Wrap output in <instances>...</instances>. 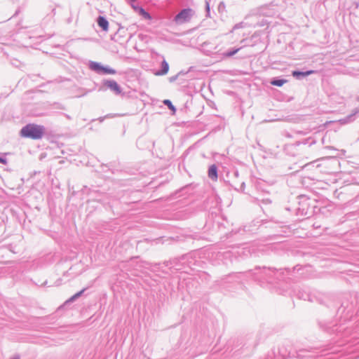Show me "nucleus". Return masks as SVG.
<instances>
[{
  "label": "nucleus",
  "instance_id": "obj_2",
  "mask_svg": "<svg viewBox=\"0 0 359 359\" xmlns=\"http://www.w3.org/2000/svg\"><path fill=\"white\" fill-rule=\"evenodd\" d=\"M193 15V11L191 8L182 9L174 18V21L181 25L190 20Z\"/></svg>",
  "mask_w": 359,
  "mask_h": 359
},
{
  "label": "nucleus",
  "instance_id": "obj_6",
  "mask_svg": "<svg viewBox=\"0 0 359 359\" xmlns=\"http://www.w3.org/2000/svg\"><path fill=\"white\" fill-rule=\"evenodd\" d=\"M208 177L213 181L217 180V168L215 164L210 166L208 170Z\"/></svg>",
  "mask_w": 359,
  "mask_h": 359
},
{
  "label": "nucleus",
  "instance_id": "obj_16",
  "mask_svg": "<svg viewBox=\"0 0 359 359\" xmlns=\"http://www.w3.org/2000/svg\"><path fill=\"white\" fill-rule=\"evenodd\" d=\"M355 116V114H351L346 117L345 118L342 119L341 121L344 123H348L349 121H351L353 119V116Z\"/></svg>",
  "mask_w": 359,
  "mask_h": 359
},
{
  "label": "nucleus",
  "instance_id": "obj_4",
  "mask_svg": "<svg viewBox=\"0 0 359 359\" xmlns=\"http://www.w3.org/2000/svg\"><path fill=\"white\" fill-rule=\"evenodd\" d=\"M104 85L113 91L116 95H120L122 93L121 88L114 80H106Z\"/></svg>",
  "mask_w": 359,
  "mask_h": 359
},
{
  "label": "nucleus",
  "instance_id": "obj_23",
  "mask_svg": "<svg viewBox=\"0 0 359 359\" xmlns=\"http://www.w3.org/2000/svg\"><path fill=\"white\" fill-rule=\"evenodd\" d=\"M103 120H104V118H103V117H101V118H100V121H102Z\"/></svg>",
  "mask_w": 359,
  "mask_h": 359
},
{
  "label": "nucleus",
  "instance_id": "obj_1",
  "mask_svg": "<svg viewBox=\"0 0 359 359\" xmlns=\"http://www.w3.org/2000/svg\"><path fill=\"white\" fill-rule=\"evenodd\" d=\"M45 128L42 126L29 123L22 127L20 130L21 136L32 140H39L44 134Z\"/></svg>",
  "mask_w": 359,
  "mask_h": 359
},
{
  "label": "nucleus",
  "instance_id": "obj_7",
  "mask_svg": "<svg viewBox=\"0 0 359 359\" xmlns=\"http://www.w3.org/2000/svg\"><path fill=\"white\" fill-rule=\"evenodd\" d=\"M161 67H162L161 70L156 72L155 73V75H156V76H163V75H165L168 72L169 65L166 62L165 60H163L162 61V62H161Z\"/></svg>",
  "mask_w": 359,
  "mask_h": 359
},
{
  "label": "nucleus",
  "instance_id": "obj_19",
  "mask_svg": "<svg viewBox=\"0 0 359 359\" xmlns=\"http://www.w3.org/2000/svg\"><path fill=\"white\" fill-rule=\"evenodd\" d=\"M205 4H206V11H207V13H208V14H209V13H210V4H209L208 1H206V2H205Z\"/></svg>",
  "mask_w": 359,
  "mask_h": 359
},
{
  "label": "nucleus",
  "instance_id": "obj_20",
  "mask_svg": "<svg viewBox=\"0 0 359 359\" xmlns=\"http://www.w3.org/2000/svg\"><path fill=\"white\" fill-rule=\"evenodd\" d=\"M11 359H20V358L19 355H16L13 356V358H11Z\"/></svg>",
  "mask_w": 359,
  "mask_h": 359
},
{
  "label": "nucleus",
  "instance_id": "obj_3",
  "mask_svg": "<svg viewBox=\"0 0 359 359\" xmlns=\"http://www.w3.org/2000/svg\"><path fill=\"white\" fill-rule=\"evenodd\" d=\"M90 68L97 73H102L104 74H115L116 71L108 66H102L99 62H90Z\"/></svg>",
  "mask_w": 359,
  "mask_h": 359
},
{
  "label": "nucleus",
  "instance_id": "obj_18",
  "mask_svg": "<svg viewBox=\"0 0 359 359\" xmlns=\"http://www.w3.org/2000/svg\"><path fill=\"white\" fill-rule=\"evenodd\" d=\"M177 77H178V76H177V75H175V76H171V77L170 78V82H173V81H176V80H177Z\"/></svg>",
  "mask_w": 359,
  "mask_h": 359
},
{
  "label": "nucleus",
  "instance_id": "obj_9",
  "mask_svg": "<svg viewBox=\"0 0 359 359\" xmlns=\"http://www.w3.org/2000/svg\"><path fill=\"white\" fill-rule=\"evenodd\" d=\"M313 72H314V71H313V70H309V71H306V72L294 71V72H292V74L294 77H296L297 79H301L302 77L309 76V75L313 74Z\"/></svg>",
  "mask_w": 359,
  "mask_h": 359
},
{
  "label": "nucleus",
  "instance_id": "obj_15",
  "mask_svg": "<svg viewBox=\"0 0 359 359\" xmlns=\"http://www.w3.org/2000/svg\"><path fill=\"white\" fill-rule=\"evenodd\" d=\"M164 102V104H165V105H167V106L169 107V109H172V110H173V111H175V107L173 106V104H172V102H171V101H170V100H164V102Z\"/></svg>",
  "mask_w": 359,
  "mask_h": 359
},
{
  "label": "nucleus",
  "instance_id": "obj_10",
  "mask_svg": "<svg viewBox=\"0 0 359 359\" xmlns=\"http://www.w3.org/2000/svg\"><path fill=\"white\" fill-rule=\"evenodd\" d=\"M85 290H86V288H83L81 291L76 292L75 294H74L72 297H71L69 299H67L65 303L68 304V303L74 302L77 298L81 297L82 295V294L84 292Z\"/></svg>",
  "mask_w": 359,
  "mask_h": 359
},
{
  "label": "nucleus",
  "instance_id": "obj_5",
  "mask_svg": "<svg viewBox=\"0 0 359 359\" xmlns=\"http://www.w3.org/2000/svg\"><path fill=\"white\" fill-rule=\"evenodd\" d=\"M132 6L144 19H147V20L151 19V15L147 11H146L142 7H140L138 6H135V5H132Z\"/></svg>",
  "mask_w": 359,
  "mask_h": 359
},
{
  "label": "nucleus",
  "instance_id": "obj_13",
  "mask_svg": "<svg viewBox=\"0 0 359 359\" xmlns=\"http://www.w3.org/2000/svg\"><path fill=\"white\" fill-rule=\"evenodd\" d=\"M287 82L285 79H273L271 81V84L273 86L280 87Z\"/></svg>",
  "mask_w": 359,
  "mask_h": 359
},
{
  "label": "nucleus",
  "instance_id": "obj_11",
  "mask_svg": "<svg viewBox=\"0 0 359 359\" xmlns=\"http://www.w3.org/2000/svg\"><path fill=\"white\" fill-rule=\"evenodd\" d=\"M85 290H86V288H83L81 291L76 292L75 294H74L72 297H71L69 299H67L65 303L68 304V303L74 302L77 298L81 297L82 295V294L84 292Z\"/></svg>",
  "mask_w": 359,
  "mask_h": 359
},
{
  "label": "nucleus",
  "instance_id": "obj_14",
  "mask_svg": "<svg viewBox=\"0 0 359 359\" xmlns=\"http://www.w3.org/2000/svg\"><path fill=\"white\" fill-rule=\"evenodd\" d=\"M239 50H240V48H234L231 50L224 53V55L225 57H231V56L234 55L236 53H237L239 51Z\"/></svg>",
  "mask_w": 359,
  "mask_h": 359
},
{
  "label": "nucleus",
  "instance_id": "obj_17",
  "mask_svg": "<svg viewBox=\"0 0 359 359\" xmlns=\"http://www.w3.org/2000/svg\"><path fill=\"white\" fill-rule=\"evenodd\" d=\"M0 163H1L4 165L7 164V159L6 158L0 156Z\"/></svg>",
  "mask_w": 359,
  "mask_h": 359
},
{
  "label": "nucleus",
  "instance_id": "obj_8",
  "mask_svg": "<svg viewBox=\"0 0 359 359\" xmlns=\"http://www.w3.org/2000/svg\"><path fill=\"white\" fill-rule=\"evenodd\" d=\"M98 25L104 30L107 31L109 27V22L107 19L103 16H99L97 18Z\"/></svg>",
  "mask_w": 359,
  "mask_h": 359
},
{
  "label": "nucleus",
  "instance_id": "obj_21",
  "mask_svg": "<svg viewBox=\"0 0 359 359\" xmlns=\"http://www.w3.org/2000/svg\"><path fill=\"white\" fill-rule=\"evenodd\" d=\"M136 0H128V1L131 4V6L133 5L132 3H134Z\"/></svg>",
  "mask_w": 359,
  "mask_h": 359
},
{
  "label": "nucleus",
  "instance_id": "obj_22",
  "mask_svg": "<svg viewBox=\"0 0 359 359\" xmlns=\"http://www.w3.org/2000/svg\"><path fill=\"white\" fill-rule=\"evenodd\" d=\"M239 27H240V26L238 25H236L233 28L234 29H238Z\"/></svg>",
  "mask_w": 359,
  "mask_h": 359
},
{
  "label": "nucleus",
  "instance_id": "obj_12",
  "mask_svg": "<svg viewBox=\"0 0 359 359\" xmlns=\"http://www.w3.org/2000/svg\"><path fill=\"white\" fill-rule=\"evenodd\" d=\"M85 290H86V288H83L81 291L76 292L75 294H74L72 297H71L69 299H67L65 303L68 304V303L74 302L77 298L81 297L82 295V294L84 292Z\"/></svg>",
  "mask_w": 359,
  "mask_h": 359
}]
</instances>
